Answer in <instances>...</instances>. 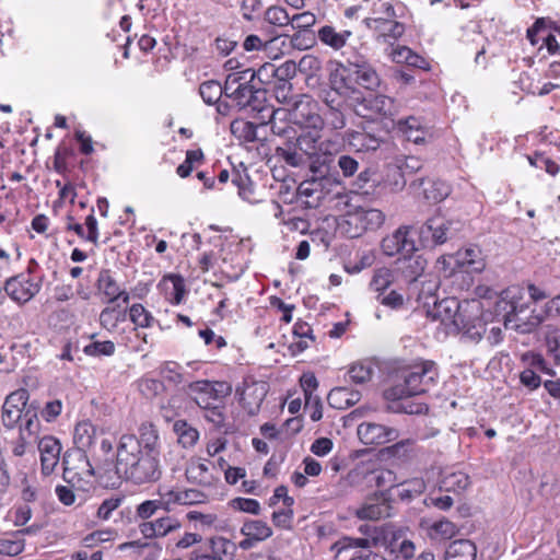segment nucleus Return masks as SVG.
Here are the masks:
<instances>
[{
    "label": "nucleus",
    "instance_id": "nucleus-1",
    "mask_svg": "<svg viewBox=\"0 0 560 560\" xmlns=\"http://www.w3.org/2000/svg\"><path fill=\"white\" fill-rule=\"evenodd\" d=\"M116 474L133 485L158 481L160 465V436L156 427L143 422L136 434H122L116 445Z\"/></svg>",
    "mask_w": 560,
    "mask_h": 560
},
{
    "label": "nucleus",
    "instance_id": "nucleus-2",
    "mask_svg": "<svg viewBox=\"0 0 560 560\" xmlns=\"http://www.w3.org/2000/svg\"><path fill=\"white\" fill-rule=\"evenodd\" d=\"M482 304L480 301H458L456 298H446L434 301L431 314L439 319L447 332H463L469 339L478 341L486 332V325L480 318Z\"/></svg>",
    "mask_w": 560,
    "mask_h": 560
},
{
    "label": "nucleus",
    "instance_id": "nucleus-3",
    "mask_svg": "<svg viewBox=\"0 0 560 560\" xmlns=\"http://www.w3.org/2000/svg\"><path fill=\"white\" fill-rule=\"evenodd\" d=\"M268 124L271 130L278 136L295 133L292 125L305 129H322L324 118L318 113V105L310 95H298L290 108H277L269 110Z\"/></svg>",
    "mask_w": 560,
    "mask_h": 560
},
{
    "label": "nucleus",
    "instance_id": "nucleus-4",
    "mask_svg": "<svg viewBox=\"0 0 560 560\" xmlns=\"http://www.w3.org/2000/svg\"><path fill=\"white\" fill-rule=\"evenodd\" d=\"M253 81L254 74L249 71L230 73L225 79V97L238 109L257 112L259 124L265 125L272 107L266 104V91L255 88Z\"/></svg>",
    "mask_w": 560,
    "mask_h": 560
},
{
    "label": "nucleus",
    "instance_id": "nucleus-5",
    "mask_svg": "<svg viewBox=\"0 0 560 560\" xmlns=\"http://www.w3.org/2000/svg\"><path fill=\"white\" fill-rule=\"evenodd\" d=\"M524 298L525 291L522 287L511 285L500 293L494 311L498 316H502L505 328L529 334L540 325L542 317L534 312L525 315L527 305Z\"/></svg>",
    "mask_w": 560,
    "mask_h": 560
},
{
    "label": "nucleus",
    "instance_id": "nucleus-6",
    "mask_svg": "<svg viewBox=\"0 0 560 560\" xmlns=\"http://www.w3.org/2000/svg\"><path fill=\"white\" fill-rule=\"evenodd\" d=\"M438 376L436 364L433 361H422L407 371L401 382L387 388L384 396L388 400L396 401L424 394L435 384Z\"/></svg>",
    "mask_w": 560,
    "mask_h": 560
},
{
    "label": "nucleus",
    "instance_id": "nucleus-7",
    "mask_svg": "<svg viewBox=\"0 0 560 560\" xmlns=\"http://www.w3.org/2000/svg\"><path fill=\"white\" fill-rule=\"evenodd\" d=\"M322 129L303 130L293 141L307 160L313 173L324 176L332 162V153L336 143L328 139H322Z\"/></svg>",
    "mask_w": 560,
    "mask_h": 560
},
{
    "label": "nucleus",
    "instance_id": "nucleus-8",
    "mask_svg": "<svg viewBox=\"0 0 560 560\" xmlns=\"http://www.w3.org/2000/svg\"><path fill=\"white\" fill-rule=\"evenodd\" d=\"M348 69L341 63L330 73V83L334 88L341 89L347 86L343 73L348 71L349 75L353 78L354 82L366 89L376 90L381 86L382 79L375 67L363 55L355 54L347 59Z\"/></svg>",
    "mask_w": 560,
    "mask_h": 560
},
{
    "label": "nucleus",
    "instance_id": "nucleus-9",
    "mask_svg": "<svg viewBox=\"0 0 560 560\" xmlns=\"http://www.w3.org/2000/svg\"><path fill=\"white\" fill-rule=\"evenodd\" d=\"M458 224L459 222L435 213L419 228V241L423 247L442 245L455 235Z\"/></svg>",
    "mask_w": 560,
    "mask_h": 560
},
{
    "label": "nucleus",
    "instance_id": "nucleus-10",
    "mask_svg": "<svg viewBox=\"0 0 560 560\" xmlns=\"http://www.w3.org/2000/svg\"><path fill=\"white\" fill-rule=\"evenodd\" d=\"M385 222V214L380 209L357 208L346 214L345 232L349 237H358L365 231H375Z\"/></svg>",
    "mask_w": 560,
    "mask_h": 560
},
{
    "label": "nucleus",
    "instance_id": "nucleus-11",
    "mask_svg": "<svg viewBox=\"0 0 560 560\" xmlns=\"http://www.w3.org/2000/svg\"><path fill=\"white\" fill-rule=\"evenodd\" d=\"M397 112L395 100L384 94H370L355 107L359 116L370 120L392 118Z\"/></svg>",
    "mask_w": 560,
    "mask_h": 560
},
{
    "label": "nucleus",
    "instance_id": "nucleus-12",
    "mask_svg": "<svg viewBox=\"0 0 560 560\" xmlns=\"http://www.w3.org/2000/svg\"><path fill=\"white\" fill-rule=\"evenodd\" d=\"M190 393L195 402L200 408H209V406L223 404L232 387L226 382L197 381L190 384Z\"/></svg>",
    "mask_w": 560,
    "mask_h": 560
},
{
    "label": "nucleus",
    "instance_id": "nucleus-13",
    "mask_svg": "<svg viewBox=\"0 0 560 560\" xmlns=\"http://www.w3.org/2000/svg\"><path fill=\"white\" fill-rule=\"evenodd\" d=\"M63 480L72 486L89 481L95 475L93 466L83 452L66 453L62 458Z\"/></svg>",
    "mask_w": 560,
    "mask_h": 560
},
{
    "label": "nucleus",
    "instance_id": "nucleus-14",
    "mask_svg": "<svg viewBox=\"0 0 560 560\" xmlns=\"http://www.w3.org/2000/svg\"><path fill=\"white\" fill-rule=\"evenodd\" d=\"M40 288V281L28 271L9 278L3 289L12 301L25 304L39 292Z\"/></svg>",
    "mask_w": 560,
    "mask_h": 560
},
{
    "label": "nucleus",
    "instance_id": "nucleus-15",
    "mask_svg": "<svg viewBox=\"0 0 560 560\" xmlns=\"http://www.w3.org/2000/svg\"><path fill=\"white\" fill-rule=\"evenodd\" d=\"M236 550V545L226 537L212 536L207 540V548L194 549L187 560H231Z\"/></svg>",
    "mask_w": 560,
    "mask_h": 560
},
{
    "label": "nucleus",
    "instance_id": "nucleus-16",
    "mask_svg": "<svg viewBox=\"0 0 560 560\" xmlns=\"http://www.w3.org/2000/svg\"><path fill=\"white\" fill-rule=\"evenodd\" d=\"M16 427L19 428V436L12 452L15 456H23L27 450L32 448L39 441L40 422L36 410L28 408L24 419Z\"/></svg>",
    "mask_w": 560,
    "mask_h": 560
},
{
    "label": "nucleus",
    "instance_id": "nucleus-17",
    "mask_svg": "<svg viewBox=\"0 0 560 560\" xmlns=\"http://www.w3.org/2000/svg\"><path fill=\"white\" fill-rule=\"evenodd\" d=\"M412 226L400 225L392 234L382 240L383 254L389 257L399 255L400 257L417 253L413 238H411Z\"/></svg>",
    "mask_w": 560,
    "mask_h": 560
},
{
    "label": "nucleus",
    "instance_id": "nucleus-18",
    "mask_svg": "<svg viewBox=\"0 0 560 560\" xmlns=\"http://www.w3.org/2000/svg\"><path fill=\"white\" fill-rule=\"evenodd\" d=\"M268 390L269 385L264 381H256L252 377L244 380L242 387L237 392L240 394V401L248 415L255 416L258 413Z\"/></svg>",
    "mask_w": 560,
    "mask_h": 560
},
{
    "label": "nucleus",
    "instance_id": "nucleus-19",
    "mask_svg": "<svg viewBox=\"0 0 560 560\" xmlns=\"http://www.w3.org/2000/svg\"><path fill=\"white\" fill-rule=\"evenodd\" d=\"M28 392L18 389L11 393L2 406V422L5 428L13 429L24 419V415L32 408L27 406Z\"/></svg>",
    "mask_w": 560,
    "mask_h": 560
},
{
    "label": "nucleus",
    "instance_id": "nucleus-20",
    "mask_svg": "<svg viewBox=\"0 0 560 560\" xmlns=\"http://www.w3.org/2000/svg\"><path fill=\"white\" fill-rule=\"evenodd\" d=\"M182 528V522L174 515L165 513L150 522L139 523V533L145 539H162Z\"/></svg>",
    "mask_w": 560,
    "mask_h": 560
},
{
    "label": "nucleus",
    "instance_id": "nucleus-21",
    "mask_svg": "<svg viewBox=\"0 0 560 560\" xmlns=\"http://www.w3.org/2000/svg\"><path fill=\"white\" fill-rule=\"evenodd\" d=\"M96 289L105 303H114L121 300L122 303H129L130 295L122 289L108 269H102L96 280Z\"/></svg>",
    "mask_w": 560,
    "mask_h": 560
},
{
    "label": "nucleus",
    "instance_id": "nucleus-22",
    "mask_svg": "<svg viewBox=\"0 0 560 560\" xmlns=\"http://www.w3.org/2000/svg\"><path fill=\"white\" fill-rule=\"evenodd\" d=\"M358 436L365 445H381L396 440V429L378 423L364 422L358 427Z\"/></svg>",
    "mask_w": 560,
    "mask_h": 560
},
{
    "label": "nucleus",
    "instance_id": "nucleus-23",
    "mask_svg": "<svg viewBox=\"0 0 560 560\" xmlns=\"http://www.w3.org/2000/svg\"><path fill=\"white\" fill-rule=\"evenodd\" d=\"M381 20H364L366 27L374 33L376 40L392 44L405 33V25L396 19L383 22Z\"/></svg>",
    "mask_w": 560,
    "mask_h": 560
},
{
    "label": "nucleus",
    "instance_id": "nucleus-24",
    "mask_svg": "<svg viewBox=\"0 0 560 560\" xmlns=\"http://www.w3.org/2000/svg\"><path fill=\"white\" fill-rule=\"evenodd\" d=\"M37 444L43 474L49 475L55 470L60 460L61 444L58 439L51 435L43 436Z\"/></svg>",
    "mask_w": 560,
    "mask_h": 560
},
{
    "label": "nucleus",
    "instance_id": "nucleus-25",
    "mask_svg": "<svg viewBox=\"0 0 560 560\" xmlns=\"http://www.w3.org/2000/svg\"><path fill=\"white\" fill-rule=\"evenodd\" d=\"M425 266L427 260L416 253L399 257L395 262L396 271L410 284L416 283L422 276Z\"/></svg>",
    "mask_w": 560,
    "mask_h": 560
},
{
    "label": "nucleus",
    "instance_id": "nucleus-26",
    "mask_svg": "<svg viewBox=\"0 0 560 560\" xmlns=\"http://www.w3.org/2000/svg\"><path fill=\"white\" fill-rule=\"evenodd\" d=\"M390 504L385 498H369L359 509L355 510L354 515L359 520L377 521L390 515Z\"/></svg>",
    "mask_w": 560,
    "mask_h": 560
},
{
    "label": "nucleus",
    "instance_id": "nucleus-27",
    "mask_svg": "<svg viewBox=\"0 0 560 560\" xmlns=\"http://www.w3.org/2000/svg\"><path fill=\"white\" fill-rule=\"evenodd\" d=\"M455 262L466 272H481L486 267L482 253L477 246L458 250Z\"/></svg>",
    "mask_w": 560,
    "mask_h": 560
},
{
    "label": "nucleus",
    "instance_id": "nucleus-28",
    "mask_svg": "<svg viewBox=\"0 0 560 560\" xmlns=\"http://www.w3.org/2000/svg\"><path fill=\"white\" fill-rule=\"evenodd\" d=\"M185 475L189 482L207 488L213 487L218 480L208 465L200 459H191L186 467Z\"/></svg>",
    "mask_w": 560,
    "mask_h": 560
},
{
    "label": "nucleus",
    "instance_id": "nucleus-29",
    "mask_svg": "<svg viewBox=\"0 0 560 560\" xmlns=\"http://www.w3.org/2000/svg\"><path fill=\"white\" fill-rule=\"evenodd\" d=\"M360 399V392L346 386L332 388L327 396L328 405L338 410L350 408L359 402Z\"/></svg>",
    "mask_w": 560,
    "mask_h": 560
},
{
    "label": "nucleus",
    "instance_id": "nucleus-30",
    "mask_svg": "<svg viewBox=\"0 0 560 560\" xmlns=\"http://www.w3.org/2000/svg\"><path fill=\"white\" fill-rule=\"evenodd\" d=\"M295 69V65L287 62L282 67L277 68L271 62L264 63L258 70H254L250 68L245 69L244 71H249L254 74V80L258 79V81L262 84H269L275 78L282 79L283 75H289L291 70Z\"/></svg>",
    "mask_w": 560,
    "mask_h": 560
},
{
    "label": "nucleus",
    "instance_id": "nucleus-31",
    "mask_svg": "<svg viewBox=\"0 0 560 560\" xmlns=\"http://www.w3.org/2000/svg\"><path fill=\"white\" fill-rule=\"evenodd\" d=\"M287 137L288 141L283 145L277 148V156L280 158L287 165L292 167H302L310 163L305 154L299 150L294 141L291 140V133Z\"/></svg>",
    "mask_w": 560,
    "mask_h": 560
},
{
    "label": "nucleus",
    "instance_id": "nucleus-32",
    "mask_svg": "<svg viewBox=\"0 0 560 560\" xmlns=\"http://www.w3.org/2000/svg\"><path fill=\"white\" fill-rule=\"evenodd\" d=\"M97 438V429L90 421L77 423L73 432V442L78 448L77 452H85L91 448Z\"/></svg>",
    "mask_w": 560,
    "mask_h": 560
},
{
    "label": "nucleus",
    "instance_id": "nucleus-33",
    "mask_svg": "<svg viewBox=\"0 0 560 560\" xmlns=\"http://www.w3.org/2000/svg\"><path fill=\"white\" fill-rule=\"evenodd\" d=\"M377 547V538H357L345 536L337 540L332 546L331 550L336 551V557L340 553L352 550V549H362L371 552L372 548Z\"/></svg>",
    "mask_w": 560,
    "mask_h": 560
},
{
    "label": "nucleus",
    "instance_id": "nucleus-34",
    "mask_svg": "<svg viewBox=\"0 0 560 560\" xmlns=\"http://www.w3.org/2000/svg\"><path fill=\"white\" fill-rule=\"evenodd\" d=\"M470 485L469 476L460 470L445 469L440 480V489L447 492H460Z\"/></svg>",
    "mask_w": 560,
    "mask_h": 560
},
{
    "label": "nucleus",
    "instance_id": "nucleus-35",
    "mask_svg": "<svg viewBox=\"0 0 560 560\" xmlns=\"http://www.w3.org/2000/svg\"><path fill=\"white\" fill-rule=\"evenodd\" d=\"M477 548L471 540L459 539L451 542L445 551V560H476Z\"/></svg>",
    "mask_w": 560,
    "mask_h": 560
},
{
    "label": "nucleus",
    "instance_id": "nucleus-36",
    "mask_svg": "<svg viewBox=\"0 0 560 560\" xmlns=\"http://www.w3.org/2000/svg\"><path fill=\"white\" fill-rule=\"evenodd\" d=\"M162 285L166 295V299L175 305H178L183 302L186 288L185 281L180 276L168 275L164 277L162 281Z\"/></svg>",
    "mask_w": 560,
    "mask_h": 560
},
{
    "label": "nucleus",
    "instance_id": "nucleus-37",
    "mask_svg": "<svg viewBox=\"0 0 560 560\" xmlns=\"http://www.w3.org/2000/svg\"><path fill=\"white\" fill-rule=\"evenodd\" d=\"M380 185V176L376 172L370 168L360 172L359 176L353 183L354 190L365 196L375 195Z\"/></svg>",
    "mask_w": 560,
    "mask_h": 560
},
{
    "label": "nucleus",
    "instance_id": "nucleus-38",
    "mask_svg": "<svg viewBox=\"0 0 560 560\" xmlns=\"http://www.w3.org/2000/svg\"><path fill=\"white\" fill-rule=\"evenodd\" d=\"M349 143L357 151H375L381 145V138L366 131H351L348 135Z\"/></svg>",
    "mask_w": 560,
    "mask_h": 560
},
{
    "label": "nucleus",
    "instance_id": "nucleus-39",
    "mask_svg": "<svg viewBox=\"0 0 560 560\" xmlns=\"http://www.w3.org/2000/svg\"><path fill=\"white\" fill-rule=\"evenodd\" d=\"M351 34L352 33L350 31L337 32L335 27L325 25L319 28L318 38L325 45L334 48L335 50H339L347 44Z\"/></svg>",
    "mask_w": 560,
    "mask_h": 560
},
{
    "label": "nucleus",
    "instance_id": "nucleus-40",
    "mask_svg": "<svg viewBox=\"0 0 560 560\" xmlns=\"http://www.w3.org/2000/svg\"><path fill=\"white\" fill-rule=\"evenodd\" d=\"M397 497L401 501H411L422 494L427 489V482L423 478L415 477L397 483Z\"/></svg>",
    "mask_w": 560,
    "mask_h": 560
},
{
    "label": "nucleus",
    "instance_id": "nucleus-41",
    "mask_svg": "<svg viewBox=\"0 0 560 560\" xmlns=\"http://www.w3.org/2000/svg\"><path fill=\"white\" fill-rule=\"evenodd\" d=\"M544 339L547 354L557 365H560V327L546 325L544 327Z\"/></svg>",
    "mask_w": 560,
    "mask_h": 560
},
{
    "label": "nucleus",
    "instance_id": "nucleus-42",
    "mask_svg": "<svg viewBox=\"0 0 560 560\" xmlns=\"http://www.w3.org/2000/svg\"><path fill=\"white\" fill-rule=\"evenodd\" d=\"M241 534L245 537H250L256 541H262L272 535L271 527L264 521L252 520L247 521L241 527Z\"/></svg>",
    "mask_w": 560,
    "mask_h": 560
},
{
    "label": "nucleus",
    "instance_id": "nucleus-43",
    "mask_svg": "<svg viewBox=\"0 0 560 560\" xmlns=\"http://www.w3.org/2000/svg\"><path fill=\"white\" fill-rule=\"evenodd\" d=\"M129 317L130 320L136 325V327L140 328H149L152 327L155 323V318L142 304L136 303L132 304L129 308ZM137 337H140L137 328L132 329Z\"/></svg>",
    "mask_w": 560,
    "mask_h": 560
},
{
    "label": "nucleus",
    "instance_id": "nucleus-44",
    "mask_svg": "<svg viewBox=\"0 0 560 560\" xmlns=\"http://www.w3.org/2000/svg\"><path fill=\"white\" fill-rule=\"evenodd\" d=\"M288 35L278 34L265 40L262 51L270 59H279L289 51Z\"/></svg>",
    "mask_w": 560,
    "mask_h": 560
},
{
    "label": "nucleus",
    "instance_id": "nucleus-45",
    "mask_svg": "<svg viewBox=\"0 0 560 560\" xmlns=\"http://www.w3.org/2000/svg\"><path fill=\"white\" fill-rule=\"evenodd\" d=\"M457 526L448 520H440L434 522L428 528V536L432 540H447L453 538L457 534Z\"/></svg>",
    "mask_w": 560,
    "mask_h": 560
},
{
    "label": "nucleus",
    "instance_id": "nucleus-46",
    "mask_svg": "<svg viewBox=\"0 0 560 560\" xmlns=\"http://www.w3.org/2000/svg\"><path fill=\"white\" fill-rule=\"evenodd\" d=\"M404 8L400 3H397V5H394L393 3L388 1H377L373 3L372 8V15L366 18L365 20H378L381 21L390 20V19H397L401 14H399L397 11L402 12Z\"/></svg>",
    "mask_w": 560,
    "mask_h": 560
},
{
    "label": "nucleus",
    "instance_id": "nucleus-47",
    "mask_svg": "<svg viewBox=\"0 0 560 560\" xmlns=\"http://www.w3.org/2000/svg\"><path fill=\"white\" fill-rule=\"evenodd\" d=\"M186 518L194 522L195 528L200 530L218 529L220 527L219 517L214 513H202L194 510L186 513Z\"/></svg>",
    "mask_w": 560,
    "mask_h": 560
},
{
    "label": "nucleus",
    "instance_id": "nucleus-48",
    "mask_svg": "<svg viewBox=\"0 0 560 560\" xmlns=\"http://www.w3.org/2000/svg\"><path fill=\"white\" fill-rule=\"evenodd\" d=\"M264 20L271 26L283 28L291 25L292 19L288 11L280 5L269 7L264 14Z\"/></svg>",
    "mask_w": 560,
    "mask_h": 560
},
{
    "label": "nucleus",
    "instance_id": "nucleus-49",
    "mask_svg": "<svg viewBox=\"0 0 560 560\" xmlns=\"http://www.w3.org/2000/svg\"><path fill=\"white\" fill-rule=\"evenodd\" d=\"M199 94L205 103L209 105L217 104L222 95H225V84L221 85L215 80L206 81L200 84Z\"/></svg>",
    "mask_w": 560,
    "mask_h": 560
},
{
    "label": "nucleus",
    "instance_id": "nucleus-50",
    "mask_svg": "<svg viewBox=\"0 0 560 560\" xmlns=\"http://www.w3.org/2000/svg\"><path fill=\"white\" fill-rule=\"evenodd\" d=\"M322 195L323 191L318 189V184L316 182L305 180L301 183L298 187V196L300 198H306L304 200V203L308 208L317 207L322 198Z\"/></svg>",
    "mask_w": 560,
    "mask_h": 560
},
{
    "label": "nucleus",
    "instance_id": "nucleus-51",
    "mask_svg": "<svg viewBox=\"0 0 560 560\" xmlns=\"http://www.w3.org/2000/svg\"><path fill=\"white\" fill-rule=\"evenodd\" d=\"M125 318V312L120 311L118 306H107L100 314V324L106 330L113 331Z\"/></svg>",
    "mask_w": 560,
    "mask_h": 560
},
{
    "label": "nucleus",
    "instance_id": "nucleus-52",
    "mask_svg": "<svg viewBox=\"0 0 560 560\" xmlns=\"http://www.w3.org/2000/svg\"><path fill=\"white\" fill-rule=\"evenodd\" d=\"M174 431L178 436V442L184 447H191L198 441V431L195 428L190 427L186 421L177 420L174 423Z\"/></svg>",
    "mask_w": 560,
    "mask_h": 560
},
{
    "label": "nucleus",
    "instance_id": "nucleus-53",
    "mask_svg": "<svg viewBox=\"0 0 560 560\" xmlns=\"http://www.w3.org/2000/svg\"><path fill=\"white\" fill-rule=\"evenodd\" d=\"M368 481L373 482L377 488H394L397 487V476L390 469H375L366 475Z\"/></svg>",
    "mask_w": 560,
    "mask_h": 560
},
{
    "label": "nucleus",
    "instance_id": "nucleus-54",
    "mask_svg": "<svg viewBox=\"0 0 560 560\" xmlns=\"http://www.w3.org/2000/svg\"><path fill=\"white\" fill-rule=\"evenodd\" d=\"M160 504L156 499L144 500L136 506L135 517L140 521L139 523L152 521L158 511L162 510Z\"/></svg>",
    "mask_w": 560,
    "mask_h": 560
},
{
    "label": "nucleus",
    "instance_id": "nucleus-55",
    "mask_svg": "<svg viewBox=\"0 0 560 560\" xmlns=\"http://www.w3.org/2000/svg\"><path fill=\"white\" fill-rule=\"evenodd\" d=\"M424 197L432 202H440L451 194V187L443 180H433L423 190Z\"/></svg>",
    "mask_w": 560,
    "mask_h": 560
},
{
    "label": "nucleus",
    "instance_id": "nucleus-56",
    "mask_svg": "<svg viewBox=\"0 0 560 560\" xmlns=\"http://www.w3.org/2000/svg\"><path fill=\"white\" fill-rule=\"evenodd\" d=\"M44 491L39 488L35 479L23 478L21 481V498L24 503L36 502Z\"/></svg>",
    "mask_w": 560,
    "mask_h": 560
},
{
    "label": "nucleus",
    "instance_id": "nucleus-57",
    "mask_svg": "<svg viewBox=\"0 0 560 560\" xmlns=\"http://www.w3.org/2000/svg\"><path fill=\"white\" fill-rule=\"evenodd\" d=\"M393 275L387 268H380L374 271V275L370 282V288L383 294V292L392 284Z\"/></svg>",
    "mask_w": 560,
    "mask_h": 560
},
{
    "label": "nucleus",
    "instance_id": "nucleus-58",
    "mask_svg": "<svg viewBox=\"0 0 560 560\" xmlns=\"http://www.w3.org/2000/svg\"><path fill=\"white\" fill-rule=\"evenodd\" d=\"M289 48H295L299 50H305L311 48L315 43V37L312 32L295 30V33L288 36Z\"/></svg>",
    "mask_w": 560,
    "mask_h": 560
},
{
    "label": "nucleus",
    "instance_id": "nucleus-59",
    "mask_svg": "<svg viewBox=\"0 0 560 560\" xmlns=\"http://www.w3.org/2000/svg\"><path fill=\"white\" fill-rule=\"evenodd\" d=\"M159 499L162 511L170 513L175 505H182L180 490L167 489L166 491L159 490Z\"/></svg>",
    "mask_w": 560,
    "mask_h": 560
},
{
    "label": "nucleus",
    "instance_id": "nucleus-60",
    "mask_svg": "<svg viewBox=\"0 0 560 560\" xmlns=\"http://www.w3.org/2000/svg\"><path fill=\"white\" fill-rule=\"evenodd\" d=\"M124 495H112L105 499L97 509L96 516L102 521H107L112 517L114 511H116L124 502Z\"/></svg>",
    "mask_w": 560,
    "mask_h": 560
},
{
    "label": "nucleus",
    "instance_id": "nucleus-61",
    "mask_svg": "<svg viewBox=\"0 0 560 560\" xmlns=\"http://www.w3.org/2000/svg\"><path fill=\"white\" fill-rule=\"evenodd\" d=\"M545 30L555 32L560 35V22L546 19H538L534 23V25L527 30V37L529 38L533 45H536L534 36Z\"/></svg>",
    "mask_w": 560,
    "mask_h": 560
},
{
    "label": "nucleus",
    "instance_id": "nucleus-62",
    "mask_svg": "<svg viewBox=\"0 0 560 560\" xmlns=\"http://www.w3.org/2000/svg\"><path fill=\"white\" fill-rule=\"evenodd\" d=\"M232 183L238 188L240 197L248 202H255L254 188L247 175L236 174Z\"/></svg>",
    "mask_w": 560,
    "mask_h": 560
},
{
    "label": "nucleus",
    "instance_id": "nucleus-63",
    "mask_svg": "<svg viewBox=\"0 0 560 560\" xmlns=\"http://www.w3.org/2000/svg\"><path fill=\"white\" fill-rule=\"evenodd\" d=\"M405 175L406 174L398 166L392 167L387 171L385 185L388 186L393 192L401 191L407 184Z\"/></svg>",
    "mask_w": 560,
    "mask_h": 560
},
{
    "label": "nucleus",
    "instance_id": "nucleus-64",
    "mask_svg": "<svg viewBox=\"0 0 560 560\" xmlns=\"http://www.w3.org/2000/svg\"><path fill=\"white\" fill-rule=\"evenodd\" d=\"M292 22L290 27L292 30L306 31L311 32V28L316 23V15L313 12L304 11L302 13H296L291 16Z\"/></svg>",
    "mask_w": 560,
    "mask_h": 560
}]
</instances>
